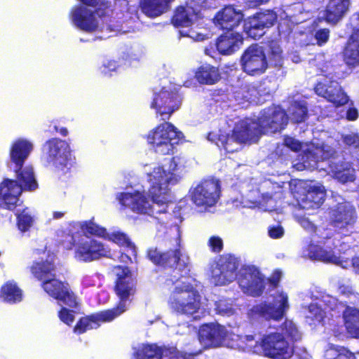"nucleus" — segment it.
<instances>
[{"instance_id": "nucleus-1", "label": "nucleus", "mask_w": 359, "mask_h": 359, "mask_svg": "<svg viewBox=\"0 0 359 359\" xmlns=\"http://www.w3.org/2000/svg\"><path fill=\"white\" fill-rule=\"evenodd\" d=\"M185 157H172L164 165L144 166L149 194L142 187H130L116 194L119 203L135 213L157 217L165 213L170 203V187L177 184L187 172Z\"/></svg>"}, {"instance_id": "nucleus-2", "label": "nucleus", "mask_w": 359, "mask_h": 359, "mask_svg": "<svg viewBox=\"0 0 359 359\" xmlns=\"http://www.w3.org/2000/svg\"><path fill=\"white\" fill-rule=\"evenodd\" d=\"M287 122L285 111L280 107H272L260 113L257 122L251 118L238 121L231 136L221 134L215 143L227 152H233L240 149L242 143H255L262 134L274 133L282 130Z\"/></svg>"}, {"instance_id": "nucleus-3", "label": "nucleus", "mask_w": 359, "mask_h": 359, "mask_svg": "<svg viewBox=\"0 0 359 359\" xmlns=\"http://www.w3.org/2000/svg\"><path fill=\"white\" fill-rule=\"evenodd\" d=\"M113 271L117 277L115 291L121 299L116 309L81 318L74 329L75 333L82 334L87 330L96 329L101 323L111 321L126 310V302L135 292L134 280L127 267L117 266L114 268Z\"/></svg>"}, {"instance_id": "nucleus-4", "label": "nucleus", "mask_w": 359, "mask_h": 359, "mask_svg": "<svg viewBox=\"0 0 359 359\" xmlns=\"http://www.w3.org/2000/svg\"><path fill=\"white\" fill-rule=\"evenodd\" d=\"M238 348L248 352L263 355L272 359H290L294 354V345L277 331H267L261 337L253 335L237 337Z\"/></svg>"}, {"instance_id": "nucleus-5", "label": "nucleus", "mask_w": 359, "mask_h": 359, "mask_svg": "<svg viewBox=\"0 0 359 359\" xmlns=\"http://www.w3.org/2000/svg\"><path fill=\"white\" fill-rule=\"evenodd\" d=\"M173 272L172 278L165 280V285L170 290L168 304L171 309L187 316L201 313V296L191 282V280L184 276L177 278V269Z\"/></svg>"}, {"instance_id": "nucleus-6", "label": "nucleus", "mask_w": 359, "mask_h": 359, "mask_svg": "<svg viewBox=\"0 0 359 359\" xmlns=\"http://www.w3.org/2000/svg\"><path fill=\"white\" fill-rule=\"evenodd\" d=\"M242 203L244 207H258L264 211L275 210L278 200L283 196V187L271 180H264L260 184L251 180L241 186Z\"/></svg>"}, {"instance_id": "nucleus-7", "label": "nucleus", "mask_w": 359, "mask_h": 359, "mask_svg": "<svg viewBox=\"0 0 359 359\" xmlns=\"http://www.w3.org/2000/svg\"><path fill=\"white\" fill-rule=\"evenodd\" d=\"M111 10H102L100 8L93 11L83 6L74 8L71 13L73 24L81 30L88 32H104L111 30L107 25L109 21Z\"/></svg>"}, {"instance_id": "nucleus-8", "label": "nucleus", "mask_w": 359, "mask_h": 359, "mask_svg": "<svg viewBox=\"0 0 359 359\" xmlns=\"http://www.w3.org/2000/svg\"><path fill=\"white\" fill-rule=\"evenodd\" d=\"M182 138V133L170 122L158 125L147 135V143L156 153L161 155L172 152L175 145Z\"/></svg>"}, {"instance_id": "nucleus-9", "label": "nucleus", "mask_w": 359, "mask_h": 359, "mask_svg": "<svg viewBox=\"0 0 359 359\" xmlns=\"http://www.w3.org/2000/svg\"><path fill=\"white\" fill-rule=\"evenodd\" d=\"M289 306L287 294L278 290L273 294V302L261 303L254 306L249 311L248 316L252 320L260 317L266 320H279L283 318Z\"/></svg>"}, {"instance_id": "nucleus-10", "label": "nucleus", "mask_w": 359, "mask_h": 359, "mask_svg": "<svg viewBox=\"0 0 359 359\" xmlns=\"http://www.w3.org/2000/svg\"><path fill=\"white\" fill-rule=\"evenodd\" d=\"M110 255V248L93 238H82L74 245V257L78 262L89 263Z\"/></svg>"}, {"instance_id": "nucleus-11", "label": "nucleus", "mask_w": 359, "mask_h": 359, "mask_svg": "<svg viewBox=\"0 0 359 359\" xmlns=\"http://www.w3.org/2000/svg\"><path fill=\"white\" fill-rule=\"evenodd\" d=\"M181 102V98L176 91H170L164 87L154 90L151 107L155 109L156 115L161 119L166 120L179 109Z\"/></svg>"}, {"instance_id": "nucleus-12", "label": "nucleus", "mask_w": 359, "mask_h": 359, "mask_svg": "<svg viewBox=\"0 0 359 359\" xmlns=\"http://www.w3.org/2000/svg\"><path fill=\"white\" fill-rule=\"evenodd\" d=\"M220 196V185L217 180H205L190 190L192 202L198 207L214 206Z\"/></svg>"}, {"instance_id": "nucleus-13", "label": "nucleus", "mask_w": 359, "mask_h": 359, "mask_svg": "<svg viewBox=\"0 0 359 359\" xmlns=\"http://www.w3.org/2000/svg\"><path fill=\"white\" fill-rule=\"evenodd\" d=\"M43 152L49 165L61 170L67 168L70 154L67 142L57 138L49 140L43 145Z\"/></svg>"}, {"instance_id": "nucleus-14", "label": "nucleus", "mask_w": 359, "mask_h": 359, "mask_svg": "<svg viewBox=\"0 0 359 359\" xmlns=\"http://www.w3.org/2000/svg\"><path fill=\"white\" fill-rule=\"evenodd\" d=\"M330 217L338 233L348 236L353 231L356 216L354 208L349 203H339L330 210Z\"/></svg>"}, {"instance_id": "nucleus-15", "label": "nucleus", "mask_w": 359, "mask_h": 359, "mask_svg": "<svg viewBox=\"0 0 359 359\" xmlns=\"http://www.w3.org/2000/svg\"><path fill=\"white\" fill-rule=\"evenodd\" d=\"M243 70L249 75H260L265 72L268 62L264 49L257 44L249 46L241 58Z\"/></svg>"}, {"instance_id": "nucleus-16", "label": "nucleus", "mask_w": 359, "mask_h": 359, "mask_svg": "<svg viewBox=\"0 0 359 359\" xmlns=\"http://www.w3.org/2000/svg\"><path fill=\"white\" fill-rule=\"evenodd\" d=\"M238 282L244 293L254 297L262 293L265 285L264 276L255 266H243L239 272Z\"/></svg>"}, {"instance_id": "nucleus-17", "label": "nucleus", "mask_w": 359, "mask_h": 359, "mask_svg": "<svg viewBox=\"0 0 359 359\" xmlns=\"http://www.w3.org/2000/svg\"><path fill=\"white\" fill-rule=\"evenodd\" d=\"M301 159L302 162L294 165L297 170L318 168V161L331 156L334 152L330 146L313 142L309 144H306Z\"/></svg>"}, {"instance_id": "nucleus-18", "label": "nucleus", "mask_w": 359, "mask_h": 359, "mask_svg": "<svg viewBox=\"0 0 359 359\" xmlns=\"http://www.w3.org/2000/svg\"><path fill=\"white\" fill-rule=\"evenodd\" d=\"M315 91L317 95L324 97L336 107L343 106L348 102V97L338 82L327 77L318 81Z\"/></svg>"}, {"instance_id": "nucleus-19", "label": "nucleus", "mask_w": 359, "mask_h": 359, "mask_svg": "<svg viewBox=\"0 0 359 359\" xmlns=\"http://www.w3.org/2000/svg\"><path fill=\"white\" fill-rule=\"evenodd\" d=\"M238 262L232 256L221 258L212 269V282L216 285H223L235 280Z\"/></svg>"}, {"instance_id": "nucleus-20", "label": "nucleus", "mask_w": 359, "mask_h": 359, "mask_svg": "<svg viewBox=\"0 0 359 359\" xmlns=\"http://www.w3.org/2000/svg\"><path fill=\"white\" fill-rule=\"evenodd\" d=\"M229 337V332L223 325L217 323L203 325L198 331V339L204 347H217L224 345Z\"/></svg>"}, {"instance_id": "nucleus-21", "label": "nucleus", "mask_w": 359, "mask_h": 359, "mask_svg": "<svg viewBox=\"0 0 359 359\" xmlns=\"http://www.w3.org/2000/svg\"><path fill=\"white\" fill-rule=\"evenodd\" d=\"M41 287L50 297L59 302H62L70 307L76 305V297L70 291L69 285L55 278V276L41 283Z\"/></svg>"}, {"instance_id": "nucleus-22", "label": "nucleus", "mask_w": 359, "mask_h": 359, "mask_svg": "<svg viewBox=\"0 0 359 359\" xmlns=\"http://www.w3.org/2000/svg\"><path fill=\"white\" fill-rule=\"evenodd\" d=\"M305 193L296 196L299 205L302 209H314L318 208L324 201L325 191L323 186L319 183L311 182L302 186Z\"/></svg>"}, {"instance_id": "nucleus-23", "label": "nucleus", "mask_w": 359, "mask_h": 359, "mask_svg": "<svg viewBox=\"0 0 359 359\" xmlns=\"http://www.w3.org/2000/svg\"><path fill=\"white\" fill-rule=\"evenodd\" d=\"M308 256L312 259L334 264L342 268L351 266V259L349 258L337 255L336 252L332 251L328 246L322 248L318 245H311L309 248Z\"/></svg>"}, {"instance_id": "nucleus-24", "label": "nucleus", "mask_w": 359, "mask_h": 359, "mask_svg": "<svg viewBox=\"0 0 359 359\" xmlns=\"http://www.w3.org/2000/svg\"><path fill=\"white\" fill-rule=\"evenodd\" d=\"M201 0H193L185 7L177 8L172 18V23L176 27H188L193 25L199 17V4Z\"/></svg>"}, {"instance_id": "nucleus-25", "label": "nucleus", "mask_w": 359, "mask_h": 359, "mask_svg": "<svg viewBox=\"0 0 359 359\" xmlns=\"http://www.w3.org/2000/svg\"><path fill=\"white\" fill-rule=\"evenodd\" d=\"M22 191V187L16 181L4 180L0 185V206L8 210L14 209Z\"/></svg>"}, {"instance_id": "nucleus-26", "label": "nucleus", "mask_w": 359, "mask_h": 359, "mask_svg": "<svg viewBox=\"0 0 359 359\" xmlns=\"http://www.w3.org/2000/svg\"><path fill=\"white\" fill-rule=\"evenodd\" d=\"M243 14L241 10L229 6L219 11L214 18L216 26L223 29L231 30L237 27L243 20Z\"/></svg>"}, {"instance_id": "nucleus-27", "label": "nucleus", "mask_w": 359, "mask_h": 359, "mask_svg": "<svg viewBox=\"0 0 359 359\" xmlns=\"http://www.w3.org/2000/svg\"><path fill=\"white\" fill-rule=\"evenodd\" d=\"M243 36L238 32L228 31L217 40L218 51L222 55H231L237 51L243 45Z\"/></svg>"}, {"instance_id": "nucleus-28", "label": "nucleus", "mask_w": 359, "mask_h": 359, "mask_svg": "<svg viewBox=\"0 0 359 359\" xmlns=\"http://www.w3.org/2000/svg\"><path fill=\"white\" fill-rule=\"evenodd\" d=\"M43 256L40 261L34 262L30 266V271L32 275L41 283L55 276V266L53 263V257L48 256V257L43 260V257H46V253L43 252Z\"/></svg>"}, {"instance_id": "nucleus-29", "label": "nucleus", "mask_w": 359, "mask_h": 359, "mask_svg": "<svg viewBox=\"0 0 359 359\" xmlns=\"http://www.w3.org/2000/svg\"><path fill=\"white\" fill-rule=\"evenodd\" d=\"M33 149V144L27 139L20 138L12 144L10 158L16 167H22Z\"/></svg>"}, {"instance_id": "nucleus-30", "label": "nucleus", "mask_w": 359, "mask_h": 359, "mask_svg": "<svg viewBox=\"0 0 359 359\" xmlns=\"http://www.w3.org/2000/svg\"><path fill=\"white\" fill-rule=\"evenodd\" d=\"M81 229L85 234L95 236L104 238L106 236L107 229L93 222V219L82 222H72L69 223L68 232L70 234L71 240L73 239V234L76 231Z\"/></svg>"}, {"instance_id": "nucleus-31", "label": "nucleus", "mask_w": 359, "mask_h": 359, "mask_svg": "<svg viewBox=\"0 0 359 359\" xmlns=\"http://www.w3.org/2000/svg\"><path fill=\"white\" fill-rule=\"evenodd\" d=\"M349 5V0H330L323 15L325 20L329 23L336 24L346 13Z\"/></svg>"}, {"instance_id": "nucleus-32", "label": "nucleus", "mask_w": 359, "mask_h": 359, "mask_svg": "<svg viewBox=\"0 0 359 359\" xmlns=\"http://www.w3.org/2000/svg\"><path fill=\"white\" fill-rule=\"evenodd\" d=\"M326 171L341 183L353 182L355 180V170L348 163L339 164L332 162Z\"/></svg>"}, {"instance_id": "nucleus-33", "label": "nucleus", "mask_w": 359, "mask_h": 359, "mask_svg": "<svg viewBox=\"0 0 359 359\" xmlns=\"http://www.w3.org/2000/svg\"><path fill=\"white\" fill-rule=\"evenodd\" d=\"M343 320L347 333L353 338H359V309L346 306Z\"/></svg>"}, {"instance_id": "nucleus-34", "label": "nucleus", "mask_w": 359, "mask_h": 359, "mask_svg": "<svg viewBox=\"0 0 359 359\" xmlns=\"http://www.w3.org/2000/svg\"><path fill=\"white\" fill-rule=\"evenodd\" d=\"M195 77L201 84L212 85L220 79V74L217 67L205 64L197 69Z\"/></svg>"}, {"instance_id": "nucleus-35", "label": "nucleus", "mask_w": 359, "mask_h": 359, "mask_svg": "<svg viewBox=\"0 0 359 359\" xmlns=\"http://www.w3.org/2000/svg\"><path fill=\"white\" fill-rule=\"evenodd\" d=\"M147 257L156 265L172 267L176 264V257L172 250L163 252L156 248H151L148 250Z\"/></svg>"}, {"instance_id": "nucleus-36", "label": "nucleus", "mask_w": 359, "mask_h": 359, "mask_svg": "<svg viewBox=\"0 0 359 359\" xmlns=\"http://www.w3.org/2000/svg\"><path fill=\"white\" fill-rule=\"evenodd\" d=\"M172 0H144L141 4L142 11L149 17H156L167 11Z\"/></svg>"}, {"instance_id": "nucleus-37", "label": "nucleus", "mask_w": 359, "mask_h": 359, "mask_svg": "<svg viewBox=\"0 0 359 359\" xmlns=\"http://www.w3.org/2000/svg\"><path fill=\"white\" fill-rule=\"evenodd\" d=\"M344 60L349 66L359 64V32L353 34L344 50Z\"/></svg>"}, {"instance_id": "nucleus-38", "label": "nucleus", "mask_w": 359, "mask_h": 359, "mask_svg": "<svg viewBox=\"0 0 359 359\" xmlns=\"http://www.w3.org/2000/svg\"><path fill=\"white\" fill-rule=\"evenodd\" d=\"M16 170L17 178L20 182L19 186L22 190H34L37 188V182L35 179L33 168L31 166L18 167Z\"/></svg>"}, {"instance_id": "nucleus-39", "label": "nucleus", "mask_w": 359, "mask_h": 359, "mask_svg": "<svg viewBox=\"0 0 359 359\" xmlns=\"http://www.w3.org/2000/svg\"><path fill=\"white\" fill-rule=\"evenodd\" d=\"M0 296L7 302L15 303L22 300V292L15 282L8 281L1 287Z\"/></svg>"}, {"instance_id": "nucleus-40", "label": "nucleus", "mask_w": 359, "mask_h": 359, "mask_svg": "<svg viewBox=\"0 0 359 359\" xmlns=\"http://www.w3.org/2000/svg\"><path fill=\"white\" fill-rule=\"evenodd\" d=\"M325 359H355L346 348L329 344L325 351Z\"/></svg>"}, {"instance_id": "nucleus-41", "label": "nucleus", "mask_w": 359, "mask_h": 359, "mask_svg": "<svg viewBox=\"0 0 359 359\" xmlns=\"http://www.w3.org/2000/svg\"><path fill=\"white\" fill-rule=\"evenodd\" d=\"M259 94L258 90L254 86H248L236 92L235 97L239 104H244L245 102L258 103Z\"/></svg>"}, {"instance_id": "nucleus-42", "label": "nucleus", "mask_w": 359, "mask_h": 359, "mask_svg": "<svg viewBox=\"0 0 359 359\" xmlns=\"http://www.w3.org/2000/svg\"><path fill=\"white\" fill-rule=\"evenodd\" d=\"M244 31L249 37L254 39H259L265 32L264 29L254 16L245 20Z\"/></svg>"}, {"instance_id": "nucleus-43", "label": "nucleus", "mask_w": 359, "mask_h": 359, "mask_svg": "<svg viewBox=\"0 0 359 359\" xmlns=\"http://www.w3.org/2000/svg\"><path fill=\"white\" fill-rule=\"evenodd\" d=\"M290 118L294 122L299 123L305 120L307 108L304 102H294L288 109Z\"/></svg>"}, {"instance_id": "nucleus-44", "label": "nucleus", "mask_w": 359, "mask_h": 359, "mask_svg": "<svg viewBox=\"0 0 359 359\" xmlns=\"http://www.w3.org/2000/svg\"><path fill=\"white\" fill-rule=\"evenodd\" d=\"M161 350L156 345H143L136 352L137 359H161Z\"/></svg>"}, {"instance_id": "nucleus-45", "label": "nucleus", "mask_w": 359, "mask_h": 359, "mask_svg": "<svg viewBox=\"0 0 359 359\" xmlns=\"http://www.w3.org/2000/svg\"><path fill=\"white\" fill-rule=\"evenodd\" d=\"M18 229L25 232L32 226L34 219L32 211L29 208L24 209L17 214Z\"/></svg>"}, {"instance_id": "nucleus-46", "label": "nucleus", "mask_w": 359, "mask_h": 359, "mask_svg": "<svg viewBox=\"0 0 359 359\" xmlns=\"http://www.w3.org/2000/svg\"><path fill=\"white\" fill-rule=\"evenodd\" d=\"M280 331L279 332L283 334L286 339H290L292 343L294 341L300 339L302 337L297 325L292 320H285Z\"/></svg>"}, {"instance_id": "nucleus-47", "label": "nucleus", "mask_w": 359, "mask_h": 359, "mask_svg": "<svg viewBox=\"0 0 359 359\" xmlns=\"http://www.w3.org/2000/svg\"><path fill=\"white\" fill-rule=\"evenodd\" d=\"M254 17L264 29L273 25L274 22L277 20L276 14L271 11H266L264 13H258L254 15Z\"/></svg>"}, {"instance_id": "nucleus-48", "label": "nucleus", "mask_w": 359, "mask_h": 359, "mask_svg": "<svg viewBox=\"0 0 359 359\" xmlns=\"http://www.w3.org/2000/svg\"><path fill=\"white\" fill-rule=\"evenodd\" d=\"M269 62L274 66H281L283 62V51L279 44L272 42L269 52Z\"/></svg>"}, {"instance_id": "nucleus-49", "label": "nucleus", "mask_w": 359, "mask_h": 359, "mask_svg": "<svg viewBox=\"0 0 359 359\" xmlns=\"http://www.w3.org/2000/svg\"><path fill=\"white\" fill-rule=\"evenodd\" d=\"M307 318L317 322H324L326 318V311L322 309L317 304H311L308 308Z\"/></svg>"}, {"instance_id": "nucleus-50", "label": "nucleus", "mask_w": 359, "mask_h": 359, "mask_svg": "<svg viewBox=\"0 0 359 359\" xmlns=\"http://www.w3.org/2000/svg\"><path fill=\"white\" fill-rule=\"evenodd\" d=\"M104 238L108 241H111L118 245H128L130 244V241L127 236L119 231H114L112 232L107 231Z\"/></svg>"}, {"instance_id": "nucleus-51", "label": "nucleus", "mask_w": 359, "mask_h": 359, "mask_svg": "<svg viewBox=\"0 0 359 359\" xmlns=\"http://www.w3.org/2000/svg\"><path fill=\"white\" fill-rule=\"evenodd\" d=\"M300 225L308 231H315L317 232V235L322 238H327L330 237V231L326 229H316L314 225L307 218L302 217L299 219Z\"/></svg>"}, {"instance_id": "nucleus-52", "label": "nucleus", "mask_w": 359, "mask_h": 359, "mask_svg": "<svg viewBox=\"0 0 359 359\" xmlns=\"http://www.w3.org/2000/svg\"><path fill=\"white\" fill-rule=\"evenodd\" d=\"M217 312L222 316H230L234 313V309L231 304L226 300H220L215 304Z\"/></svg>"}, {"instance_id": "nucleus-53", "label": "nucleus", "mask_w": 359, "mask_h": 359, "mask_svg": "<svg viewBox=\"0 0 359 359\" xmlns=\"http://www.w3.org/2000/svg\"><path fill=\"white\" fill-rule=\"evenodd\" d=\"M176 257V264L179 266L187 267L190 264V259L188 255L180 249L172 250Z\"/></svg>"}, {"instance_id": "nucleus-54", "label": "nucleus", "mask_w": 359, "mask_h": 359, "mask_svg": "<svg viewBox=\"0 0 359 359\" xmlns=\"http://www.w3.org/2000/svg\"><path fill=\"white\" fill-rule=\"evenodd\" d=\"M58 317L64 323L69 325L75 319L74 312L66 308H62L58 313Z\"/></svg>"}, {"instance_id": "nucleus-55", "label": "nucleus", "mask_w": 359, "mask_h": 359, "mask_svg": "<svg viewBox=\"0 0 359 359\" xmlns=\"http://www.w3.org/2000/svg\"><path fill=\"white\" fill-rule=\"evenodd\" d=\"M338 292L340 294L349 298L351 302H353L357 298L356 294L349 285H340L338 288Z\"/></svg>"}, {"instance_id": "nucleus-56", "label": "nucleus", "mask_w": 359, "mask_h": 359, "mask_svg": "<svg viewBox=\"0 0 359 359\" xmlns=\"http://www.w3.org/2000/svg\"><path fill=\"white\" fill-rule=\"evenodd\" d=\"M208 245L214 252H219L223 248V241L219 236H212L208 241Z\"/></svg>"}, {"instance_id": "nucleus-57", "label": "nucleus", "mask_w": 359, "mask_h": 359, "mask_svg": "<svg viewBox=\"0 0 359 359\" xmlns=\"http://www.w3.org/2000/svg\"><path fill=\"white\" fill-rule=\"evenodd\" d=\"M268 233L271 238H280L284 234V229L280 225L277 224L269 226Z\"/></svg>"}, {"instance_id": "nucleus-58", "label": "nucleus", "mask_w": 359, "mask_h": 359, "mask_svg": "<svg viewBox=\"0 0 359 359\" xmlns=\"http://www.w3.org/2000/svg\"><path fill=\"white\" fill-rule=\"evenodd\" d=\"M330 31L327 29H323L318 30L316 33V39L317 40L318 44L321 46L326 43L329 39Z\"/></svg>"}, {"instance_id": "nucleus-59", "label": "nucleus", "mask_w": 359, "mask_h": 359, "mask_svg": "<svg viewBox=\"0 0 359 359\" xmlns=\"http://www.w3.org/2000/svg\"><path fill=\"white\" fill-rule=\"evenodd\" d=\"M284 144L292 151H297L303 147L299 141L290 137H285Z\"/></svg>"}, {"instance_id": "nucleus-60", "label": "nucleus", "mask_w": 359, "mask_h": 359, "mask_svg": "<svg viewBox=\"0 0 359 359\" xmlns=\"http://www.w3.org/2000/svg\"><path fill=\"white\" fill-rule=\"evenodd\" d=\"M180 33L182 36H188L194 41H203L205 39L203 34L197 33L193 29H189L187 31L180 30Z\"/></svg>"}, {"instance_id": "nucleus-61", "label": "nucleus", "mask_w": 359, "mask_h": 359, "mask_svg": "<svg viewBox=\"0 0 359 359\" xmlns=\"http://www.w3.org/2000/svg\"><path fill=\"white\" fill-rule=\"evenodd\" d=\"M344 142L348 145L353 146L355 147H359V137L355 134L344 136Z\"/></svg>"}, {"instance_id": "nucleus-62", "label": "nucleus", "mask_w": 359, "mask_h": 359, "mask_svg": "<svg viewBox=\"0 0 359 359\" xmlns=\"http://www.w3.org/2000/svg\"><path fill=\"white\" fill-rule=\"evenodd\" d=\"M117 65L114 61H108L103 65L102 72L104 74H109L111 71L116 70Z\"/></svg>"}, {"instance_id": "nucleus-63", "label": "nucleus", "mask_w": 359, "mask_h": 359, "mask_svg": "<svg viewBox=\"0 0 359 359\" xmlns=\"http://www.w3.org/2000/svg\"><path fill=\"white\" fill-rule=\"evenodd\" d=\"M325 302L327 304V307L331 310L339 309V307L344 306L341 303L337 304V300L334 297H329L327 300H325Z\"/></svg>"}, {"instance_id": "nucleus-64", "label": "nucleus", "mask_w": 359, "mask_h": 359, "mask_svg": "<svg viewBox=\"0 0 359 359\" xmlns=\"http://www.w3.org/2000/svg\"><path fill=\"white\" fill-rule=\"evenodd\" d=\"M169 359H189L187 354L180 352L175 349H172L170 351V356Z\"/></svg>"}]
</instances>
